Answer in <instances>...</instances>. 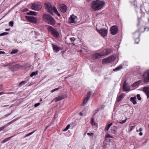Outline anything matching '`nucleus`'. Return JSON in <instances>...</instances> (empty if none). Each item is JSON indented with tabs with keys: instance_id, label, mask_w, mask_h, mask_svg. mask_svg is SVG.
Listing matches in <instances>:
<instances>
[{
	"instance_id": "obj_1",
	"label": "nucleus",
	"mask_w": 149,
	"mask_h": 149,
	"mask_svg": "<svg viewBox=\"0 0 149 149\" xmlns=\"http://www.w3.org/2000/svg\"><path fill=\"white\" fill-rule=\"evenodd\" d=\"M45 8L47 10V11L53 15V12L55 13L58 17H60L61 15L58 12L56 8L53 6L51 3L48 2L45 3Z\"/></svg>"
},
{
	"instance_id": "obj_2",
	"label": "nucleus",
	"mask_w": 149,
	"mask_h": 149,
	"mask_svg": "<svg viewBox=\"0 0 149 149\" xmlns=\"http://www.w3.org/2000/svg\"><path fill=\"white\" fill-rule=\"evenodd\" d=\"M104 4L103 1L97 0L92 2L91 7L93 10H96L101 9L103 7Z\"/></svg>"
},
{
	"instance_id": "obj_3",
	"label": "nucleus",
	"mask_w": 149,
	"mask_h": 149,
	"mask_svg": "<svg viewBox=\"0 0 149 149\" xmlns=\"http://www.w3.org/2000/svg\"><path fill=\"white\" fill-rule=\"evenodd\" d=\"M43 19L46 21L47 23L52 26L56 24V21L54 18L48 14H45L42 15Z\"/></svg>"
},
{
	"instance_id": "obj_4",
	"label": "nucleus",
	"mask_w": 149,
	"mask_h": 149,
	"mask_svg": "<svg viewBox=\"0 0 149 149\" xmlns=\"http://www.w3.org/2000/svg\"><path fill=\"white\" fill-rule=\"evenodd\" d=\"M111 51V50L109 49H107L106 50V53H96L92 56V58L93 59H96L100 58L102 56L105 55L109 54Z\"/></svg>"
},
{
	"instance_id": "obj_5",
	"label": "nucleus",
	"mask_w": 149,
	"mask_h": 149,
	"mask_svg": "<svg viewBox=\"0 0 149 149\" xmlns=\"http://www.w3.org/2000/svg\"><path fill=\"white\" fill-rule=\"evenodd\" d=\"M48 31L50 32L51 34L56 38H58L59 36V33L52 26H49L47 28Z\"/></svg>"
},
{
	"instance_id": "obj_6",
	"label": "nucleus",
	"mask_w": 149,
	"mask_h": 149,
	"mask_svg": "<svg viewBox=\"0 0 149 149\" xmlns=\"http://www.w3.org/2000/svg\"><path fill=\"white\" fill-rule=\"evenodd\" d=\"M143 79L144 83L149 82V70H146L143 74Z\"/></svg>"
},
{
	"instance_id": "obj_7",
	"label": "nucleus",
	"mask_w": 149,
	"mask_h": 149,
	"mask_svg": "<svg viewBox=\"0 0 149 149\" xmlns=\"http://www.w3.org/2000/svg\"><path fill=\"white\" fill-rule=\"evenodd\" d=\"M115 59L114 56H112L110 57L103 59L102 61L103 64L107 63L113 62Z\"/></svg>"
},
{
	"instance_id": "obj_8",
	"label": "nucleus",
	"mask_w": 149,
	"mask_h": 149,
	"mask_svg": "<svg viewBox=\"0 0 149 149\" xmlns=\"http://www.w3.org/2000/svg\"><path fill=\"white\" fill-rule=\"evenodd\" d=\"M110 30L111 34L116 35L118 32V28L117 26H113L111 27Z\"/></svg>"
},
{
	"instance_id": "obj_9",
	"label": "nucleus",
	"mask_w": 149,
	"mask_h": 149,
	"mask_svg": "<svg viewBox=\"0 0 149 149\" xmlns=\"http://www.w3.org/2000/svg\"><path fill=\"white\" fill-rule=\"evenodd\" d=\"M97 30L102 36L104 37L107 36V30L106 29L102 28L100 30H98L97 29Z\"/></svg>"
},
{
	"instance_id": "obj_10",
	"label": "nucleus",
	"mask_w": 149,
	"mask_h": 149,
	"mask_svg": "<svg viewBox=\"0 0 149 149\" xmlns=\"http://www.w3.org/2000/svg\"><path fill=\"white\" fill-rule=\"evenodd\" d=\"M140 36V33L139 32H136L134 34V38L135 41V43L137 44L139 42Z\"/></svg>"
},
{
	"instance_id": "obj_11",
	"label": "nucleus",
	"mask_w": 149,
	"mask_h": 149,
	"mask_svg": "<svg viewBox=\"0 0 149 149\" xmlns=\"http://www.w3.org/2000/svg\"><path fill=\"white\" fill-rule=\"evenodd\" d=\"M77 20V17L73 14L69 18L68 22L70 23H75L76 22Z\"/></svg>"
},
{
	"instance_id": "obj_12",
	"label": "nucleus",
	"mask_w": 149,
	"mask_h": 149,
	"mask_svg": "<svg viewBox=\"0 0 149 149\" xmlns=\"http://www.w3.org/2000/svg\"><path fill=\"white\" fill-rule=\"evenodd\" d=\"M31 7L32 9L33 10H39L41 9L42 6L40 4L34 3L32 5Z\"/></svg>"
},
{
	"instance_id": "obj_13",
	"label": "nucleus",
	"mask_w": 149,
	"mask_h": 149,
	"mask_svg": "<svg viewBox=\"0 0 149 149\" xmlns=\"http://www.w3.org/2000/svg\"><path fill=\"white\" fill-rule=\"evenodd\" d=\"M26 18L30 22L36 23L37 22L36 19L34 17L26 16Z\"/></svg>"
},
{
	"instance_id": "obj_14",
	"label": "nucleus",
	"mask_w": 149,
	"mask_h": 149,
	"mask_svg": "<svg viewBox=\"0 0 149 149\" xmlns=\"http://www.w3.org/2000/svg\"><path fill=\"white\" fill-rule=\"evenodd\" d=\"M59 8L61 11L63 13L65 12L67 10V7L64 4H61L60 5Z\"/></svg>"
},
{
	"instance_id": "obj_15",
	"label": "nucleus",
	"mask_w": 149,
	"mask_h": 149,
	"mask_svg": "<svg viewBox=\"0 0 149 149\" xmlns=\"http://www.w3.org/2000/svg\"><path fill=\"white\" fill-rule=\"evenodd\" d=\"M17 120V119H16L15 120H13L9 122L8 123H7V124H5L4 126H3L2 127H0V131L3 130L6 127L8 126L12 123H13L14 122L16 121V120Z\"/></svg>"
},
{
	"instance_id": "obj_16",
	"label": "nucleus",
	"mask_w": 149,
	"mask_h": 149,
	"mask_svg": "<svg viewBox=\"0 0 149 149\" xmlns=\"http://www.w3.org/2000/svg\"><path fill=\"white\" fill-rule=\"evenodd\" d=\"M143 91L146 93L147 98H149V87H144L143 89Z\"/></svg>"
},
{
	"instance_id": "obj_17",
	"label": "nucleus",
	"mask_w": 149,
	"mask_h": 149,
	"mask_svg": "<svg viewBox=\"0 0 149 149\" xmlns=\"http://www.w3.org/2000/svg\"><path fill=\"white\" fill-rule=\"evenodd\" d=\"M53 49L54 52H57L60 49V47L57 45L52 44Z\"/></svg>"
},
{
	"instance_id": "obj_18",
	"label": "nucleus",
	"mask_w": 149,
	"mask_h": 149,
	"mask_svg": "<svg viewBox=\"0 0 149 149\" xmlns=\"http://www.w3.org/2000/svg\"><path fill=\"white\" fill-rule=\"evenodd\" d=\"M123 91H128L130 90V88L128 87L127 85V84L126 82V81L124 82L123 85Z\"/></svg>"
},
{
	"instance_id": "obj_19",
	"label": "nucleus",
	"mask_w": 149,
	"mask_h": 149,
	"mask_svg": "<svg viewBox=\"0 0 149 149\" xmlns=\"http://www.w3.org/2000/svg\"><path fill=\"white\" fill-rule=\"evenodd\" d=\"M66 97L65 95H63L61 96H59L55 98V102H57L58 101L61 100L62 99H64Z\"/></svg>"
},
{
	"instance_id": "obj_20",
	"label": "nucleus",
	"mask_w": 149,
	"mask_h": 149,
	"mask_svg": "<svg viewBox=\"0 0 149 149\" xmlns=\"http://www.w3.org/2000/svg\"><path fill=\"white\" fill-rule=\"evenodd\" d=\"M130 101L132 102L133 104H135L136 103V96L132 97L130 98Z\"/></svg>"
},
{
	"instance_id": "obj_21",
	"label": "nucleus",
	"mask_w": 149,
	"mask_h": 149,
	"mask_svg": "<svg viewBox=\"0 0 149 149\" xmlns=\"http://www.w3.org/2000/svg\"><path fill=\"white\" fill-rule=\"evenodd\" d=\"M113 124L112 123H111L110 124H109L108 123H107L106 125V127L105 128V130L107 131H108L109 128Z\"/></svg>"
},
{
	"instance_id": "obj_22",
	"label": "nucleus",
	"mask_w": 149,
	"mask_h": 149,
	"mask_svg": "<svg viewBox=\"0 0 149 149\" xmlns=\"http://www.w3.org/2000/svg\"><path fill=\"white\" fill-rule=\"evenodd\" d=\"M111 130V132L113 134H116V127L113 126Z\"/></svg>"
},
{
	"instance_id": "obj_23",
	"label": "nucleus",
	"mask_w": 149,
	"mask_h": 149,
	"mask_svg": "<svg viewBox=\"0 0 149 149\" xmlns=\"http://www.w3.org/2000/svg\"><path fill=\"white\" fill-rule=\"evenodd\" d=\"M140 84V81H138L137 82H135L132 84V87H135L136 86H139V85Z\"/></svg>"
},
{
	"instance_id": "obj_24",
	"label": "nucleus",
	"mask_w": 149,
	"mask_h": 149,
	"mask_svg": "<svg viewBox=\"0 0 149 149\" xmlns=\"http://www.w3.org/2000/svg\"><path fill=\"white\" fill-rule=\"evenodd\" d=\"M27 14L29 15H36L37 14V13L36 12L33 11H30Z\"/></svg>"
},
{
	"instance_id": "obj_25",
	"label": "nucleus",
	"mask_w": 149,
	"mask_h": 149,
	"mask_svg": "<svg viewBox=\"0 0 149 149\" xmlns=\"http://www.w3.org/2000/svg\"><path fill=\"white\" fill-rule=\"evenodd\" d=\"M122 66H119L117 67H116L115 68L113 69V71H117L119 70L122 68Z\"/></svg>"
},
{
	"instance_id": "obj_26",
	"label": "nucleus",
	"mask_w": 149,
	"mask_h": 149,
	"mask_svg": "<svg viewBox=\"0 0 149 149\" xmlns=\"http://www.w3.org/2000/svg\"><path fill=\"white\" fill-rule=\"evenodd\" d=\"M38 73V71H36L35 72H33L30 74V76L31 77H33V76L36 75Z\"/></svg>"
},
{
	"instance_id": "obj_27",
	"label": "nucleus",
	"mask_w": 149,
	"mask_h": 149,
	"mask_svg": "<svg viewBox=\"0 0 149 149\" xmlns=\"http://www.w3.org/2000/svg\"><path fill=\"white\" fill-rule=\"evenodd\" d=\"M135 125L134 123L132 126L130 127V132H131L135 127Z\"/></svg>"
},
{
	"instance_id": "obj_28",
	"label": "nucleus",
	"mask_w": 149,
	"mask_h": 149,
	"mask_svg": "<svg viewBox=\"0 0 149 149\" xmlns=\"http://www.w3.org/2000/svg\"><path fill=\"white\" fill-rule=\"evenodd\" d=\"M91 93V92L89 91L86 95V99H88V100L90 97Z\"/></svg>"
},
{
	"instance_id": "obj_29",
	"label": "nucleus",
	"mask_w": 149,
	"mask_h": 149,
	"mask_svg": "<svg viewBox=\"0 0 149 149\" xmlns=\"http://www.w3.org/2000/svg\"><path fill=\"white\" fill-rule=\"evenodd\" d=\"M26 82H27L26 81H23L19 83V86H20L24 85H25V84L26 83Z\"/></svg>"
},
{
	"instance_id": "obj_30",
	"label": "nucleus",
	"mask_w": 149,
	"mask_h": 149,
	"mask_svg": "<svg viewBox=\"0 0 149 149\" xmlns=\"http://www.w3.org/2000/svg\"><path fill=\"white\" fill-rule=\"evenodd\" d=\"M35 132V131L31 132L30 133L24 136L23 137V138H25L26 137L29 136L31 135H32Z\"/></svg>"
},
{
	"instance_id": "obj_31",
	"label": "nucleus",
	"mask_w": 149,
	"mask_h": 149,
	"mask_svg": "<svg viewBox=\"0 0 149 149\" xmlns=\"http://www.w3.org/2000/svg\"><path fill=\"white\" fill-rule=\"evenodd\" d=\"M123 96L122 95L119 96L117 98V101L118 102H120L123 98Z\"/></svg>"
},
{
	"instance_id": "obj_32",
	"label": "nucleus",
	"mask_w": 149,
	"mask_h": 149,
	"mask_svg": "<svg viewBox=\"0 0 149 149\" xmlns=\"http://www.w3.org/2000/svg\"><path fill=\"white\" fill-rule=\"evenodd\" d=\"M18 52V50L17 49H13L11 52V54H15L16 53Z\"/></svg>"
},
{
	"instance_id": "obj_33",
	"label": "nucleus",
	"mask_w": 149,
	"mask_h": 149,
	"mask_svg": "<svg viewBox=\"0 0 149 149\" xmlns=\"http://www.w3.org/2000/svg\"><path fill=\"white\" fill-rule=\"evenodd\" d=\"M70 124L68 125L65 129L63 130L64 132L67 131L70 127Z\"/></svg>"
},
{
	"instance_id": "obj_34",
	"label": "nucleus",
	"mask_w": 149,
	"mask_h": 149,
	"mask_svg": "<svg viewBox=\"0 0 149 149\" xmlns=\"http://www.w3.org/2000/svg\"><path fill=\"white\" fill-rule=\"evenodd\" d=\"M12 137H10L9 138H6V139H4L2 141H1V143H5V142H6L7 141H8V140L10 138H11Z\"/></svg>"
},
{
	"instance_id": "obj_35",
	"label": "nucleus",
	"mask_w": 149,
	"mask_h": 149,
	"mask_svg": "<svg viewBox=\"0 0 149 149\" xmlns=\"http://www.w3.org/2000/svg\"><path fill=\"white\" fill-rule=\"evenodd\" d=\"M9 34L8 32H3L0 34V36L6 35Z\"/></svg>"
},
{
	"instance_id": "obj_36",
	"label": "nucleus",
	"mask_w": 149,
	"mask_h": 149,
	"mask_svg": "<svg viewBox=\"0 0 149 149\" xmlns=\"http://www.w3.org/2000/svg\"><path fill=\"white\" fill-rule=\"evenodd\" d=\"M60 89V88H56L54 89H53L52 90V91H51V92L52 93L53 92H55V91H58Z\"/></svg>"
},
{
	"instance_id": "obj_37",
	"label": "nucleus",
	"mask_w": 149,
	"mask_h": 149,
	"mask_svg": "<svg viewBox=\"0 0 149 149\" xmlns=\"http://www.w3.org/2000/svg\"><path fill=\"white\" fill-rule=\"evenodd\" d=\"M88 100L86 99V98H85V99L84 100L83 102V104L84 105L88 101Z\"/></svg>"
},
{
	"instance_id": "obj_38",
	"label": "nucleus",
	"mask_w": 149,
	"mask_h": 149,
	"mask_svg": "<svg viewBox=\"0 0 149 149\" xmlns=\"http://www.w3.org/2000/svg\"><path fill=\"white\" fill-rule=\"evenodd\" d=\"M88 100L86 99V98H85V99L84 100L83 102V104L84 105L88 101Z\"/></svg>"
},
{
	"instance_id": "obj_39",
	"label": "nucleus",
	"mask_w": 149,
	"mask_h": 149,
	"mask_svg": "<svg viewBox=\"0 0 149 149\" xmlns=\"http://www.w3.org/2000/svg\"><path fill=\"white\" fill-rule=\"evenodd\" d=\"M136 97L139 100H141V97H140V95L139 94H138L137 95Z\"/></svg>"
},
{
	"instance_id": "obj_40",
	"label": "nucleus",
	"mask_w": 149,
	"mask_h": 149,
	"mask_svg": "<svg viewBox=\"0 0 149 149\" xmlns=\"http://www.w3.org/2000/svg\"><path fill=\"white\" fill-rule=\"evenodd\" d=\"M14 22L13 21H10L9 23V25L10 26H13Z\"/></svg>"
},
{
	"instance_id": "obj_41",
	"label": "nucleus",
	"mask_w": 149,
	"mask_h": 149,
	"mask_svg": "<svg viewBox=\"0 0 149 149\" xmlns=\"http://www.w3.org/2000/svg\"><path fill=\"white\" fill-rule=\"evenodd\" d=\"M70 39L72 42H74L75 40V38L73 37L70 38Z\"/></svg>"
},
{
	"instance_id": "obj_42",
	"label": "nucleus",
	"mask_w": 149,
	"mask_h": 149,
	"mask_svg": "<svg viewBox=\"0 0 149 149\" xmlns=\"http://www.w3.org/2000/svg\"><path fill=\"white\" fill-rule=\"evenodd\" d=\"M105 138H112V136H111L109 134H107L105 136Z\"/></svg>"
},
{
	"instance_id": "obj_43",
	"label": "nucleus",
	"mask_w": 149,
	"mask_h": 149,
	"mask_svg": "<svg viewBox=\"0 0 149 149\" xmlns=\"http://www.w3.org/2000/svg\"><path fill=\"white\" fill-rule=\"evenodd\" d=\"M87 134L89 136H93V135L94 133H88Z\"/></svg>"
},
{
	"instance_id": "obj_44",
	"label": "nucleus",
	"mask_w": 149,
	"mask_h": 149,
	"mask_svg": "<svg viewBox=\"0 0 149 149\" xmlns=\"http://www.w3.org/2000/svg\"><path fill=\"white\" fill-rule=\"evenodd\" d=\"M40 104V103H37L36 104L34 105V107H37Z\"/></svg>"
},
{
	"instance_id": "obj_45",
	"label": "nucleus",
	"mask_w": 149,
	"mask_h": 149,
	"mask_svg": "<svg viewBox=\"0 0 149 149\" xmlns=\"http://www.w3.org/2000/svg\"><path fill=\"white\" fill-rule=\"evenodd\" d=\"M126 121V120H125L124 121H123L121 122H120V123H125Z\"/></svg>"
},
{
	"instance_id": "obj_46",
	"label": "nucleus",
	"mask_w": 149,
	"mask_h": 149,
	"mask_svg": "<svg viewBox=\"0 0 149 149\" xmlns=\"http://www.w3.org/2000/svg\"><path fill=\"white\" fill-rule=\"evenodd\" d=\"M3 90L2 86L1 85H0V91Z\"/></svg>"
},
{
	"instance_id": "obj_47",
	"label": "nucleus",
	"mask_w": 149,
	"mask_h": 149,
	"mask_svg": "<svg viewBox=\"0 0 149 149\" xmlns=\"http://www.w3.org/2000/svg\"><path fill=\"white\" fill-rule=\"evenodd\" d=\"M10 115V113H9L8 114L5 115L4 116L5 117H6Z\"/></svg>"
},
{
	"instance_id": "obj_48",
	"label": "nucleus",
	"mask_w": 149,
	"mask_h": 149,
	"mask_svg": "<svg viewBox=\"0 0 149 149\" xmlns=\"http://www.w3.org/2000/svg\"><path fill=\"white\" fill-rule=\"evenodd\" d=\"M5 54V52H4L0 51V54Z\"/></svg>"
},
{
	"instance_id": "obj_49",
	"label": "nucleus",
	"mask_w": 149,
	"mask_h": 149,
	"mask_svg": "<svg viewBox=\"0 0 149 149\" xmlns=\"http://www.w3.org/2000/svg\"><path fill=\"white\" fill-rule=\"evenodd\" d=\"M10 65V64H7V65H4V67H6V66H8L9 65Z\"/></svg>"
},
{
	"instance_id": "obj_50",
	"label": "nucleus",
	"mask_w": 149,
	"mask_h": 149,
	"mask_svg": "<svg viewBox=\"0 0 149 149\" xmlns=\"http://www.w3.org/2000/svg\"><path fill=\"white\" fill-rule=\"evenodd\" d=\"M91 121L94 122V119L93 117H92L91 119Z\"/></svg>"
},
{
	"instance_id": "obj_51",
	"label": "nucleus",
	"mask_w": 149,
	"mask_h": 149,
	"mask_svg": "<svg viewBox=\"0 0 149 149\" xmlns=\"http://www.w3.org/2000/svg\"><path fill=\"white\" fill-rule=\"evenodd\" d=\"M142 129L141 128H140L139 129V131L140 132H141L142 131Z\"/></svg>"
},
{
	"instance_id": "obj_52",
	"label": "nucleus",
	"mask_w": 149,
	"mask_h": 149,
	"mask_svg": "<svg viewBox=\"0 0 149 149\" xmlns=\"http://www.w3.org/2000/svg\"><path fill=\"white\" fill-rule=\"evenodd\" d=\"M143 134V133L141 132H140V133H139V135H140V136H142Z\"/></svg>"
},
{
	"instance_id": "obj_53",
	"label": "nucleus",
	"mask_w": 149,
	"mask_h": 149,
	"mask_svg": "<svg viewBox=\"0 0 149 149\" xmlns=\"http://www.w3.org/2000/svg\"><path fill=\"white\" fill-rule=\"evenodd\" d=\"M10 29H6V31H9L10 30Z\"/></svg>"
},
{
	"instance_id": "obj_54",
	"label": "nucleus",
	"mask_w": 149,
	"mask_h": 149,
	"mask_svg": "<svg viewBox=\"0 0 149 149\" xmlns=\"http://www.w3.org/2000/svg\"><path fill=\"white\" fill-rule=\"evenodd\" d=\"M79 114L81 115V116H82L83 115V113L81 112H80L79 113Z\"/></svg>"
},
{
	"instance_id": "obj_55",
	"label": "nucleus",
	"mask_w": 149,
	"mask_h": 149,
	"mask_svg": "<svg viewBox=\"0 0 149 149\" xmlns=\"http://www.w3.org/2000/svg\"><path fill=\"white\" fill-rule=\"evenodd\" d=\"M4 93L3 92H0V95H1L3 94Z\"/></svg>"
},
{
	"instance_id": "obj_56",
	"label": "nucleus",
	"mask_w": 149,
	"mask_h": 149,
	"mask_svg": "<svg viewBox=\"0 0 149 149\" xmlns=\"http://www.w3.org/2000/svg\"><path fill=\"white\" fill-rule=\"evenodd\" d=\"M94 122H92V121H91V124H92V125H93V124H94Z\"/></svg>"
},
{
	"instance_id": "obj_57",
	"label": "nucleus",
	"mask_w": 149,
	"mask_h": 149,
	"mask_svg": "<svg viewBox=\"0 0 149 149\" xmlns=\"http://www.w3.org/2000/svg\"><path fill=\"white\" fill-rule=\"evenodd\" d=\"M93 125H95V126H97V124L96 123H94V124H93Z\"/></svg>"
},
{
	"instance_id": "obj_58",
	"label": "nucleus",
	"mask_w": 149,
	"mask_h": 149,
	"mask_svg": "<svg viewBox=\"0 0 149 149\" xmlns=\"http://www.w3.org/2000/svg\"><path fill=\"white\" fill-rule=\"evenodd\" d=\"M7 105H4L2 106L3 107H4L7 106Z\"/></svg>"
},
{
	"instance_id": "obj_59",
	"label": "nucleus",
	"mask_w": 149,
	"mask_h": 149,
	"mask_svg": "<svg viewBox=\"0 0 149 149\" xmlns=\"http://www.w3.org/2000/svg\"><path fill=\"white\" fill-rule=\"evenodd\" d=\"M25 10H26V11H27L28 10V9H26Z\"/></svg>"
},
{
	"instance_id": "obj_60",
	"label": "nucleus",
	"mask_w": 149,
	"mask_h": 149,
	"mask_svg": "<svg viewBox=\"0 0 149 149\" xmlns=\"http://www.w3.org/2000/svg\"><path fill=\"white\" fill-rule=\"evenodd\" d=\"M139 130H136V132H139Z\"/></svg>"
},
{
	"instance_id": "obj_61",
	"label": "nucleus",
	"mask_w": 149,
	"mask_h": 149,
	"mask_svg": "<svg viewBox=\"0 0 149 149\" xmlns=\"http://www.w3.org/2000/svg\"><path fill=\"white\" fill-rule=\"evenodd\" d=\"M48 127V126H47L46 127V129H47Z\"/></svg>"
},
{
	"instance_id": "obj_62",
	"label": "nucleus",
	"mask_w": 149,
	"mask_h": 149,
	"mask_svg": "<svg viewBox=\"0 0 149 149\" xmlns=\"http://www.w3.org/2000/svg\"><path fill=\"white\" fill-rule=\"evenodd\" d=\"M144 29L145 30L146 29V28H145Z\"/></svg>"
},
{
	"instance_id": "obj_63",
	"label": "nucleus",
	"mask_w": 149,
	"mask_h": 149,
	"mask_svg": "<svg viewBox=\"0 0 149 149\" xmlns=\"http://www.w3.org/2000/svg\"><path fill=\"white\" fill-rule=\"evenodd\" d=\"M148 13H149V10H148Z\"/></svg>"
}]
</instances>
